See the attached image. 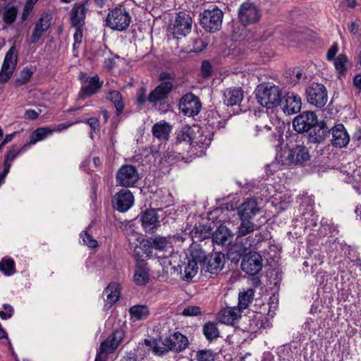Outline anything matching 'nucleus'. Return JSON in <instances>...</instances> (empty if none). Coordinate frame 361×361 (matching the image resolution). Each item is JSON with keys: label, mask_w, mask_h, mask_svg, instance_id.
I'll return each mask as SVG.
<instances>
[{"label": "nucleus", "mask_w": 361, "mask_h": 361, "mask_svg": "<svg viewBox=\"0 0 361 361\" xmlns=\"http://www.w3.org/2000/svg\"><path fill=\"white\" fill-rule=\"evenodd\" d=\"M192 24V18L188 14L179 12L169 25V32L174 38L180 39L190 33Z\"/></svg>", "instance_id": "nucleus-6"}, {"label": "nucleus", "mask_w": 361, "mask_h": 361, "mask_svg": "<svg viewBox=\"0 0 361 361\" xmlns=\"http://www.w3.org/2000/svg\"><path fill=\"white\" fill-rule=\"evenodd\" d=\"M73 47L76 48L77 45H79L82 42V31L80 29V27H77L76 30L73 35Z\"/></svg>", "instance_id": "nucleus-61"}, {"label": "nucleus", "mask_w": 361, "mask_h": 361, "mask_svg": "<svg viewBox=\"0 0 361 361\" xmlns=\"http://www.w3.org/2000/svg\"><path fill=\"white\" fill-rule=\"evenodd\" d=\"M283 133L281 128H276V131L269 137L270 142L277 151L276 161L284 166H293L301 165L310 159L309 151L305 146L297 144L292 147L282 149Z\"/></svg>", "instance_id": "nucleus-1"}, {"label": "nucleus", "mask_w": 361, "mask_h": 361, "mask_svg": "<svg viewBox=\"0 0 361 361\" xmlns=\"http://www.w3.org/2000/svg\"><path fill=\"white\" fill-rule=\"evenodd\" d=\"M211 228L207 225L199 224L195 225L191 231L192 237L197 238L198 240H202L210 236L212 234Z\"/></svg>", "instance_id": "nucleus-43"}, {"label": "nucleus", "mask_w": 361, "mask_h": 361, "mask_svg": "<svg viewBox=\"0 0 361 361\" xmlns=\"http://www.w3.org/2000/svg\"><path fill=\"white\" fill-rule=\"evenodd\" d=\"M201 71L204 76H208L212 72V66L208 61L202 63Z\"/></svg>", "instance_id": "nucleus-62"}, {"label": "nucleus", "mask_w": 361, "mask_h": 361, "mask_svg": "<svg viewBox=\"0 0 361 361\" xmlns=\"http://www.w3.org/2000/svg\"><path fill=\"white\" fill-rule=\"evenodd\" d=\"M205 252L198 245L194 247L190 252V259L197 262L198 263H203L204 264V260L207 258Z\"/></svg>", "instance_id": "nucleus-51"}, {"label": "nucleus", "mask_w": 361, "mask_h": 361, "mask_svg": "<svg viewBox=\"0 0 361 361\" xmlns=\"http://www.w3.org/2000/svg\"><path fill=\"white\" fill-rule=\"evenodd\" d=\"M242 310L238 307H227L221 310L219 314V322L233 325L241 316Z\"/></svg>", "instance_id": "nucleus-29"}, {"label": "nucleus", "mask_w": 361, "mask_h": 361, "mask_svg": "<svg viewBox=\"0 0 361 361\" xmlns=\"http://www.w3.org/2000/svg\"><path fill=\"white\" fill-rule=\"evenodd\" d=\"M32 75V72L27 69L25 68L21 71L20 77L16 80V83L18 85H23L26 83L30 78Z\"/></svg>", "instance_id": "nucleus-57"}, {"label": "nucleus", "mask_w": 361, "mask_h": 361, "mask_svg": "<svg viewBox=\"0 0 361 361\" xmlns=\"http://www.w3.org/2000/svg\"><path fill=\"white\" fill-rule=\"evenodd\" d=\"M262 240V235L260 233H252L251 235L242 238L239 241L235 240L233 249L239 255H243L247 250L254 249Z\"/></svg>", "instance_id": "nucleus-13"}, {"label": "nucleus", "mask_w": 361, "mask_h": 361, "mask_svg": "<svg viewBox=\"0 0 361 361\" xmlns=\"http://www.w3.org/2000/svg\"><path fill=\"white\" fill-rule=\"evenodd\" d=\"M53 132L54 130L49 128H39L31 134L29 144L35 145L51 135Z\"/></svg>", "instance_id": "nucleus-42"}, {"label": "nucleus", "mask_w": 361, "mask_h": 361, "mask_svg": "<svg viewBox=\"0 0 361 361\" xmlns=\"http://www.w3.org/2000/svg\"><path fill=\"white\" fill-rule=\"evenodd\" d=\"M188 345V338L178 331L171 334L163 341V345L166 346L168 350L176 353L183 351Z\"/></svg>", "instance_id": "nucleus-15"}, {"label": "nucleus", "mask_w": 361, "mask_h": 361, "mask_svg": "<svg viewBox=\"0 0 361 361\" xmlns=\"http://www.w3.org/2000/svg\"><path fill=\"white\" fill-rule=\"evenodd\" d=\"M314 128V131L310 134V140L313 143L322 142L330 133V128L325 123H320Z\"/></svg>", "instance_id": "nucleus-31"}, {"label": "nucleus", "mask_w": 361, "mask_h": 361, "mask_svg": "<svg viewBox=\"0 0 361 361\" xmlns=\"http://www.w3.org/2000/svg\"><path fill=\"white\" fill-rule=\"evenodd\" d=\"M125 337V331L120 328H118L114 331L106 339L116 344L118 347L123 341Z\"/></svg>", "instance_id": "nucleus-54"}, {"label": "nucleus", "mask_w": 361, "mask_h": 361, "mask_svg": "<svg viewBox=\"0 0 361 361\" xmlns=\"http://www.w3.org/2000/svg\"><path fill=\"white\" fill-rule=\"evenodd\" d=\"M144 347H146L148 351L152 350L158 355H162L169 350L165 345L159 346L155 340L145 339L142 343H139L137 350H142Z\"/></svg>", "instance_id": "nucleus-38"}, {"label": "nucleus", "mask_w": 361, "mask_h": 361, "mask_svg": "<svg viewBox=\"0 0 361 361\" xmlns=\"http://www.w3.org/2000/svg\"><path fill=\"white\" fill-rule=\"evenodd\" d=\"M106 99L111 101L116 108V115L119 116L124 109L125 104L123 97L120 92L117 90L109 91L106 96Z\"/></svg>", "instance_id": "nucleus-39"}, {"label": "nucleus", "mask_w": 361, "mask_h": 361, "mask_svg": "<svg viewBox=\"0 0 361 361\" xmlns=\"http://www.w3.org/2000/svg\"><path fill=\"white\" fill-rule=\"evenodd\" d=\"M149 270L147 263L143 260L137 262L133 276V282L137 286H145L149 281Z\"/></svg>", "instance_id": "nucleus-26"}, {"label": "nucleus", "mask_w": 361, "mask_h": 361, "mask_svg": "<svg viewBox=\"0 0 361 361\" xmlns=\"http://www.w3.org/2000/svg\"><path fill=\"white\" fill-rule=\"evenodd\" d=\"M152 134L159 140H166L171 132V126L166 121L156 123L152 129Z\"/></svg>", "instance_id": "nucleus-33"}, {"label": "nucleus", "mask_w": 361, "mask_h": 361, "mask_svg": "<svg viewBox=\"0 0 361 361\" xmlns=\"http://www.w3.org/2000/svg\"><path fill=\"white\" fill-rule=\"evenodd\" d=\"M140 179L139 173L135 166L123 165L117 172L116 180L123 187H132Z\"/></svg>", "instance_id": "nucleus-11"}, {"label": "nucleus", "mask_w": 361, "mask_h": 361, "mask_svg": "<svg viewBox=\"0 0 361 361\" xmlns=\"http://www.w3.org/2000/svg\"><path fill=\"white\" fill-rule=\"evenodd\" d=\"M173 88V83L169 81L161 82L147 96L148 102L154 105L166 99Z\"/></svg>", "instance_id": "nucleus-19"}, {"label": "nucleus", "mask_w": 361, "mask_h": 361, "mask_svg": "<svg viewBox=\"0 0 361 361\" xmlns=\"http://www.w3.org/2000/svg\"><path fill=\"white\" fill-rule=\"evenodd\" d=\"M131 16L125 8L116 7L111 10L106 18V25L111 30L124 31L130 25Z\"/></svg>", "instance_id": "nucleus-4"}, {"label": "nucleus", "mask_w": 361, "mask_h": 361, "mask_svg": "<svg viewBox=\"0 0 361 361\" xmlns=\"http://www.w3.org/2000/svg\"><path fill=\"white\" fill-rule=\"evenodd\" d=\"M259 211L256 200L247 199L237 208L240 219L250 220Z\"/></svg>", "instance_id": "nucleus-23"}, {"label": "nucleus", "mask_w": 361, "mask_h": 361, "mask_svg": "<svg viewBox=\"0 0 361 361\" xmlns=\"http://www.w3.org/2000/svg\"><path fill=\"white\" fill-rule=\"evenodd\" d=\"M18 9L15 6H7L2 11V19L7 25L13 23L16 19Z\"/></svg>", "instance_id": "nucleus-49"}, {"label": "nucleus", "mask_w": 361, "mask_h": 361, "mask_svg": "<svg viewBox=\"0 0 361 361\" xmlns=\"http://www.w3.org/2000/svg\"><path fill=\"white\" fill-rule=\"evenodd\" d=\"M52 16L49 12H44L42 14L39 19L37 21L34 30L31 36V43H36L42 35L49 29L51 24Z\"/></svg>", "instance_id": "nucleus-22"}, {"label": "nucleus", "mask_w": 361, "mask_h": 361, "mask_svg": "<svg viewBox=\"0 0 361 361\" xmlns=\"http://www.w3.org/2000/svg\"><path fill=\"white\" fill-rule=\"evenodd\" d=\"M224 125V121L221 120L220 116L217 112L210 111L206 118V129L208 132L213 133L222 128Z\"/></svg>", "instance_id": "nucleus-36"}, {"label": "nucleus", "mask_w": 361, "mask_h": 361, "mask_svg": "<svg viewBox=\"0 0 361 361\" xmlns=\"http://www.w3.org/2000/svg\"><path fill=\"white\" fill-rule=\"evenodd\" d=\"M254 295L255 290L252 288L240 292L238 295V305L237 307L241 310H245L252 301Z\"/></svg>", "instance_id": "nucleus-41"}, {"label": "nucleus", "mask_w": 361, "mask_h": 361, "mask_svg": "<svg viewBox=\"0 0 361 361\" xmlns=\"http://www.w3.org/2000/svg\"><path fill=\"white\" fill-rule=\"evenodd\" d=\"M152 242L149 240H142L140 242V245L136 247L135 252L138 257H142L145 255L146 257H149L152 253Z\"/></svg>", "instance_id": "nucleus-48"}, {"label": "nucleus", "mask_w": 361, "mask_h": 361, "mask_svg": "<svg viewBox=\"0 0 361 361\" xmlns=\"http://www.w3.org/2000/svg\"><path fill=\"white\" fill-rule=\"evenodd\" d=\"M233 238V232L226 226H220L212 234V241L219 245H228Z\"/></svg>", "instance_id": "nucleus-27"}, {"label": "nucleus", "mask_w": 361, "mask_h": 361, "mask_svg": "<svg viewBox=\"0 0 361 361\" xmlns=\"http://www.w3.org/2000/svg\"><path fill=\"white\" fill-rule=\"evenodd\" d=\"M331 144L336 147H344L350 142V135L342 123L335 125L330 129Z\"/></svg>", "instance_id": "nucleus-21"}, {"label": "nucleus", "mask_w": 361, "mask_h": 361, "mask_svg": "<svg viewBox=\"0 0 361 361\" xmlns=\"http://www.w3.org/2000/svg\"><path fill=\"white\" fill-rule=\"evenodd\" d=\"M283 111L287 115H293L301 110L302 100L300 96L294 92H288L285 96Z\"/></svg>", "instance_id": "nucleus-24"}, {"label": "nucleus", "mask_w": 361, "mask_h": 361, "mask_svg": "<svg viewBox=\"0 0 361 361\" xmlns=\"http://www.w3.org/2000/svg\"><path fill=\"white\" fill-rule=\"evenodd\" d=\"M271 130V127L267 124H257L255 126V135H259L268 133Z\"/></svg>", "instance_id": "nucleus-59"}, {"label": "nucleus", "mask_w": 361, "mask_h": 361, "mask_svg": "<svg viewBox=\"0 0 361 361\" xmlns=\"http://www.w3.org/2000/svg\"><path fill=\"white\" fill-rule=\"evenodd\" d=\"M171 238V237H155L152 240V247L156 250L168 253L169 256L167 255H163L162 256H159V258H161L164 260V264L173 265V262H176L180 257L178 253L173 252V249Z\"/></svg>", "instance_id": "nucleus-7"}, {"label": "nucleus", "mask_w": 361, "mask_h": 361, "mask_svg": "<svg viewBox=\"0 0 361 361\" xmlns=\"http://www.w3.org/2000/svg\"><path fill=\"white\" fill-rule=\"evenodd\" d=\"M224 255L221 252H215L207 255L203 266L207 271L216 274L224 268Z\"/></svg>", "instance_id": "nucleus-20"}, {"label": "nucleus", "mask_w": 361, "mask_h": 361, "mask_svg": "<svg viewBox=\"0 0 361 361\" xmlns=\"http://www.w3.org/2000/svg\"><path fill=\"white\" fill-rule=\"evenodd\" d=\"M256 96L258 102L267 109L277 106L281 102V91L279 87L270 83L259 86Z\"/></svg>", "instance_id": "nucleus-2"}, {"label": "nucleus", "mask_w": 361, "mask_h": 361, "mask_svg": "<svg viewBox=\"0 0 361 361\" xmlns=\"http://www.w3.org/2000/svg\"><path fill=\"white\" fill-rule=\"evenodd\" d=\"M224 12L216 6H212L200 14V24L207 32H214L221 29Z\"/></svg>", "instance_id": "nucleus-3"}, {"label": "nucleus", "mask_w": 361, "mask_h": 361, "mask_svg": "<svg viewBox=\"0 0 361 361\" xmlns=\"http://www.w3.org/2000/svg\"><path fill=\"white\" fill-rule=\"evenodd\" d=\"M216 353L212 350L203 349L197 351L195 360L197 361H215Z\"/></svg>", "instance_id": "nucleus-52"}, {"label": "nucleus", "mask_w": 361, "mask_h": 361, "mask_svg": "<svg viewBox=\"0 0 361 361\" xmlns=\"http://www.w3.org/2000/svg\"><path fill=\"white\" fill-rule=\"evenodd\" d=\"M121 361H137V354L135 352L130 351L126 353Z\"/></svg>", "instance_id": "nucleus-64"}, {"label": "nucleus", "mask_w": 361, "mask_h": 361, "mask_svg": "<svg viewBox=\"0 0 361 361\" xmlns=\"http://www.w3.org/2000/svg\"><path fill=\"white\" fill-rule=\"evenodd\" d=\"M137 103L139 104H143L148 101L147 96L146 95V90L145 88H140L137 92Z\"/></svg>", "instance_id": "nucleus-60"}, {"label": "nucleus", "mask_w": 361, "mask_h": 361, "mask_svg": "<svg viewBox=\"0 0 361 361\" xmlns=\"http://www.w3.org/2000/svg\"><path fill=\"white\" fill-rule=\"evenodd\" d=\"M269 319L261 314L255 315L249 320V331L252 333L259 332L262 329L269 327Z\"/></svg>", "instance_id": "nucleus-30"}, {"label": "nucleus", "mask_w": 361, "mask_h": 361, "mask_svg": "<svg viewBox=\"0 0 361 361\" xmlns=\"http://www.w3.org/2000/svg\"><path fill=\"white\" fill-rule=\"evenodd\" d=\"M202 109V103L199 98L192 93H188L182 97L179 102V109L187 116L197 115Z\"/></svg>", "instance_id": "nucleus-10"}, {"label": "nucleus", "mask_w": 361, "mask_h": 361, "mask_svg": "<svg viewBox=\"0 0 361 361\" xmlns=\"http://www.w3.org/2000/svg\"><path fill=\"white\" fill-rule=\"evenodd\" d=\"M130 314L137 320L145 319L149 314V310L147 305H137L129 310Z\"/></svg>", "instance_id": "nucleus-45"}, {"label": "nucleus", "mask_w": 361, "mask_h": 361, "mask_svg": "<svg viewBox=\"0 0 361 361\" xmlns=\"http://www.w3.org/2000/svg\"><path fill=\"white\" fill-rule=\"evenodd\" d=\"M193 130L188 126H185L182 127L176 133V140L178 142L180 143L182 142H185L187 143H190L191 145L193 144Z\"/></svg>", "instance_id": "nucleus-44"}, {"label": "nucleus", "mask_w": 361, "mask_h": 361, "mask_svg": "<svg viewBox=\"0 0 361 361\" xmlns=\"http://www.w3.org/2000/svg\"><path fill=\"white\" fill-rule=\"evenodd\" d=\"M103 81H100L97 75L87 77L82 82L79 98L85 99L96 94L102 87Z\"/></svg>", "instance_id": "nucleus-17"}, {"label": "nucleus", "mask_w": 361, "mask_h": 361, "mask_svg": "<svg viewBox=\"0 0 361 361\" xmlns=\"http://www.w3.org/2000/svg\"><path fill=\"white\" fill-rule=\"evenodd\" d=\"M203 334L208 341H212L219 336V331L216 324L209 322L203 326Z\"/></svg>", "instance_id": "nucleus-46"}, {"label": "nucleus", "mask_w": 361, "mask_h": 361, "mask_svg": "<svg viewBox=\"0 0 361 361\" xmlns=\"http://www.w3.org/2000/svg\"><path fill=\"white\" fill-rule=\"evenodd\" d=\"M317 124V116L313 111H303L293 121L294 130L300 133L308 132Z\"/></svg>", "instance_id": "nucleus-9"}, {"label": "nucleus", "mask_w": 361, "mask_h": 361, "mask_svg": "<svg viewBox=\"0 0 361 361\" xmlns=\"http://www.w3.org/2000/svg\"><path fill=\"white\" fill-rule=\"evenodd\" d=\"M80 238L82 240L83 244L90 248L97 247L98 245L97 241L88 233L87 231H83L80 233Z\"/></svg>", "instance_id": "nucleus-55"}, {"label": "nucleus", "mask_w": 361, "mask_h": 361, "mask_svg": "<svg viewBox=\"0 0 361 361\" xmlns=\"http://www.w3.org/2000/svg\"><path fill=\"white\" fill-rule=\"evenodd\" d=\"M242 270L247 274L255 276L262 268V257L257 252H250L245 255L241 262Z\"/></svg>", "instance_id": "nucleus-12"}, {"label": "nucleus", "mask_w": 361, "mask_h": 361, "mask_svg": "<svg viewBox=\"0 0 361 361\" xmlns=\"http://www.w3.org/2000/svg\"><path fill=\"white\" fill-rule=\"evenodd\" d=\"M118 346L108 339L102 341L94 361H106L109 354L113 353Z\"/></svg>", "instance_id": "nucleus-34"}, {"label": "nucleus", "mask_w": 361, "mask_h": 361, "mask_svg": "<svg viewBox=\"0 0 361 361\" xmlns=\"http://www.w3.org/2000/svg\"><path fill=\"white\" fill-rule=\"evenodd\" d=\"M17 62V54L14 47H12L6 53L1 70L0 71V81L6 82L11 78Z\"/></svg>", "instance_id": "nucleus-14"}, {"label": "nucleus", "mask_w": 361, "mask_h": 361, "mask_svg": "<svg viewBox=\"0 0 361 361\" xmlns=\"http://www.w3.org/2000/svg\"><path fill=\"white\" fill-rule=\"evenodd\" d=\"M257 226L250 220L240 219V223L235 232V240L239 241L242 238L254 233Z\"/></svg>", "instance_id": "nucleus-32"}, {"label": "nucleus", "mask_w": 361, "mask_h": 361, "mask_svg": "<svg viewBox=\"0 0 361 361\" xmlns=\"http://www.w3.org/2000/svg\"><path fill=\"white\" fill-rule=\"evenodd\" d=\"M176 262H173L172 268L179 271L180 277L184 281L191 280L197 273L198 266L197 262L191 260L190 257H186L181 264H178L177 267Z\"/></svg>", "instance_id": "nucleus-18"}, {"label": "nucleus", "mask_w": 361, "mask_h": 361, "mask_svg": "<svg viewBox=\"0 0 361 361\" xmlns=\"http://www.w3.org/2000/svg\"><path fill=\"white\" fill-rule=\"evenodd\" d=\"M103 294L106 295V301L107 304H109L111 307L115 304L120 298L121 291L119 284L117 283H109V285L104 290Z\"/></svg>", "instance_id": "nucleus-35"}, {"label": "nucleus", "mask_w": 361, "mask_h": 361, "mask_svg": "<svg viewBox=\"0 0 361 361\" xmlns=\"http://www.w3.org/2000/svg\"><path fill=\"white\" fill-rule=\"evenodd\" d=\"M27 145H24L21 149L17 147L16 145H13L10 147L5 156L3 164L4 167L10 170L12 161L20 154L21 152L26 149Z\"/></svg>", "instance_id": "nucleus-40"}, {"label": "nucleus", "mask_w": 361, "mask_h": 361, "mask_svg": "<svg viewBox=\"0 0 361 361\" xmlns=\"http://www.w3.org/2000/svg\"><path fill=\"white\" fill-rule=\"evenodd\" d=\"M142 226L146 232H154L159 226V221L155 210H147L141 216Z\"/></svg>", "instance_id": "nucleus-28"}, {"label": "nucleus", "mask_w": 361, "mask_h": 361, "mask_svg": "<svg viewBox=\"0 0 361 361\" xmlns=\"http://www.w3.org/2000/svg\"><path fill=\"white\" fill-rule=\"evenodd\" d=\"M305 97L308 104L319 109L324 107L328 102L326 87L318 82H312L307 87Z\"/></svg>", "instance_id": "nucleus-5"}, {"label": "nucleus", "mask_w": 361, "mask_h": 361, "mask_svg": "<svg viewBox=\"0 0 361 361\" xmlns=\"http://www.w3.org/2000/svg\"><path fill=\"white\" fill-rule=\"evenodd\" d=\"M112 202L116 210L125 212L133 206L134 197L129 190L122 189L114 195Z\"/></svg>", "instance_id": "nucleus-16"}, {"label": "nucleus", "mask_w": 361, "mask_h": 361, "mask_svg": "<svg viewBox=\"0 0 361 361\" xmlns=\"http://www.w3.org/2000/svg\"><path fill=\"white\" fill-rule=\"evenodd\" d=\"M348 61L344 54H339L335 59L334 66L340 75L344 73L347 70Z\"/></svg>", "instance_id": "nucleus-53"}, {"label": "nucleus", "mask_w": 361, "mask_h": 361, "mask_svg": "<svg viewBox=\"0 0 361 361\" xmlns=\"http://www.w3.org/2000/svg\"><path fill=\"white\" fill-rule=\"evenodd\" d=\"M85 123L90 126L93 131H96L99 127V121L95 117L90 118Z\"/></svg>", "instance_id": "nucleus-63"}, {"label": "nucleus", "mask_w": 361, "mask_h": 361, "mask_svg": "<svg viewBox=\"0 0 361 361\" xmlns=\"http://www.w3.org/2000/svg\"><path fill=\"white\" fill-rule=\"evenodd\" d=\"M199 135L197 137H195L193 143L196 145H198L200 147L206 148L210 145L213 133L207 132V134H204V132L202 129L198 130Z\"/></svg>", "instance_id": "nucleus-47"}, {"label": "nucleus", "mask_w": 361, "mask_h": 361, "mask_svg": "<svg viewBox=\"0 0 361 361\" xmlns=\"http://www.w3.org/2000/svg\"><path fill=\"white\" fill-rule=\"evenodd\" d=\"M0 271L7 276L15 274V262L12 259H2L0 262Z\"/></svg>", "instance_id": "nucleus-50"}, {"label": "nucleus", "mask_w": 361, "mask_h": 361, "mask_svg": "<svg viewBox=\"0 0 361 361\" xmlns=\"http://www.w3.org/2000/svg\"><path fill=\"white\" fill-rule=\"evenodd\" d=\"M3 306L6 311H0V317L2 319L11 318L14 312L13 307L8 304H4Z\"/></svg>", "instance_id": "nucleus-58"}, {"label": "nucleus", "mask_w": 361, "mask_h": 361, "mask_svg": "<svg viewBox=\"0 0 361 361\" xmlns=\"http://www.w3.org/2000/svg\"><path fill=\"white\" fill-rule=\"evenodd\" d=\"M244 98V92L240 87L226 88L224 91V103L226 106H239Z\"/></svg>", "instance_id": "nucleus-25"}, {"label": "nucleus", "mask_w": 361, "mask_h": 361, "mask_svg": "<svg viewBox=\"0 0 361 361\" xmlns=\"http://www.w3.org/2000/svg\"><path fill=\"white\" fill-rule=\"evenodd\" d=\"M201 314V308L198 306H188L185 307L182 312V314L186 317L198 316Z\"/></svg>", "instance_id": "nucleus-56"}, {"label": "nucleus", "mask_w": 361, "mask_h": 361, "mask_svg": "<svg viewBox=\"0 0 361 361\" xmlns=\"http://www.w3.org/2000/svg\"><path fill=\"white\" fill-rule=\"evenodd\" d=\"M86 8L84 5L75 6L71 11V23L75 27H81L85 22Z\"/></svg>", "instance_id": "nucleus-37"}, {"label": "nucleus", "mask_w": 361, "mask_h": 361, "mask_svg": "<svg viewBox=\"0 0 361 361\" xmlns=\"http://www.w3.org/2000/svg\"><path fill=\"white\" fill-rule=\"evenodd\" d=\"M238 17L243 25H247L257 23L261 17V13L255 4L246 1L240 6Z\"/></svg>", "instance_id": "nucleus-8"}]
</instances>
